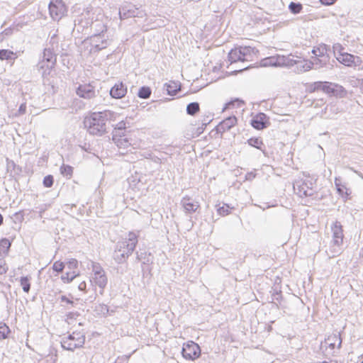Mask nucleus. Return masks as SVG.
I'll use <instances>...</instances> for the list:
<instances>
[{
    "instance_id": "obj_1",
    "label": "nucleus",
    "mask_w": 363,
    "mask_h": 363,
    "mask_svg": "<svg viewBox=\"0 0 363 363\" xmlns=\"http://www.w3.org/2000/svg\"><path fill=\"white\" fill-rule=\"evenodd\" d=\"M116 115V113L109 110L94 112L84 119V123L90 134L101 135L107 133L108 125L114 119Z\"/></svg>"
},
{
    "instance_id": "obj_2",
    "label": "nucleus",
    "mask_w": 363,
    "mask_h": 363,
    "mask_svg": "<svg viewBox=\"0 0 363 363\" xmlns=\"http://www.w3.org/2000/svg\"><path fill=\"white\" fill-rule=\"evenodd\" d=\"M138 235L130 232L125 240L118 242L113 252V259L118 264L125 262L126 259L132 255L138 244Z\"/></svg>"
},
{
    "instance_id": "obj_3",
    "label": "nucleus",
    "mask_w": 363,
    "mask_h": 363,
    "mask_svg": "<svg viewBox=\"0 0 363 363\" xmlns=\"http://www.w3.org/2000/svg\"><path fill=\"white\" fill-rule=\"evenodd\" d=\"M111 40L104 31L94 34L83 42L84 46L88 50L89 54L96 53L99 51L107 48Z\"/></svg>"
},
{
    "instance_id": "obj_4",
    "label": "nucleus",
    "mask_w": 363,
    "mask_h": 363,
    "mask_svg": "<svg viewBox=\"0 0 363 363\" xmlns=\"http://www.w3.org/2000/svg\"><path fill=\"white\" fill-rule=\"evenodd\" d=\"M118 16L121 21L130 18H143L147 16L145 10L142 9V6L135 5L129 1H124L118 8Z\"/></svg>"
},
{
    "instance_id": "obj_5",
    "label": "nucleus",
    "mask_w": 363,
    "mask_h": 363,
    "mask_svg": "<svg viewBox=\"0 0 363 363\" xmlns=\"http://www.w3.org/2000/svg\"><path fill=\"white\" fill-rule=\"evenodd\" d=\"M85 343V335L80 332H73L61 340V345L64 350L74 351L77 348H80Z\"/></svg>"
},
{
    "instance_id": "obj_6",
    "label": "nucleus",
    "mask_w": 363,
    "mask_h": 363,
    "mask_svg": "<svg viewBox=\"0 0 363 363\" xmlns=\"http://www.w3.org/2000/svg\"><path fill=\"white\" fill-rule=\"evenodd\" d=\"M57 52L50 49H44L43 60L38 65L39 69L43 70L42 75L43 77L49 75L51 70L55 67L57 62Z\"/></svg>"
},
{
    "instance_id": "obj_7",
    "label": "nucleus",
    "mask_w": 363,
    "mask_h": 363,
    "mask_svg": "<svg viewBox=\"0 0 363 363\" xmlns=\"http://www.w3.org/2000/svg\"><path fill=\"white\" fill-rule=\"evenodd\" d=\"M296 62L292 55H274L266 57L262 60V65L264 67H293Z\"/></svg>"
},
{
    "instance_id": "obj_8",
    "label": "nucleus",
    "mask_w": 363,
    "mask_h": 363,
    "mask_svg": "<svg viewBox=\"0 0 363 363\" xmlns=\"http://www.w3.org/2000/svg\"><path fill=\"white\" fill-rule=\"evenodd\" d=\"M331 230L333 232L331 248L333 256H335V254H340L342 250L341 246L342 245L344 238L342 225L340 222L335 221L331 226Z\"/></svg>"
},
{
    "instance_id": "obj_9",
    "label": "nucleus",
    "mask_w": 363,
    "mask_h": 363,
    "mask_svg": "<svg viewBox=\"0 0 363 363\" xmlns=\"http://www.w3.org/2000/svg\"><path fill=\"white\" fill-rule=\"evenodd\" d=\"M313 182L311 179H299L293 184L294 192L300 197H308L313 195Z\"/></svg>"
},
{
    "instance_id": "obj_10",
    "label": "nucleus",
    "mask_w": 363,
    "mask_h": 363,
    "mask_svg": "<svg viewBox=\"0 0 363 363\" xmlns=\"http://www.w3.org/2000/svg\"><path fill=\"white\" fill-rule=\"evenodd\" d=\"M182 356L186 359L194 360L199 357L201 354V349L198 344L193 341L184 344L182 350Z\"/></svg>"
},
{
    "instance_id": "obj_11",
    "label": "nucleus",
    "mask_w": 363,
    "mask_h": 363,
    "mask_svg": "<svg viewBox=\"0 0 363 363\" xmlns=\"http://www.w3.org/2000/svg\"><path fill=\"white\" fill-rule=\"evenodd\" d=\"M313 69H319L325 68L326 69H332L334 67L335 60L330 61V57H312L311 60Z\"/></svg>"
},
{
    "instance_id": "obj_12",
    "label": "nucleus",
    "mask_w": 363,
    "mask_h": 363,
    "mask_svg": "<svg viewBox=\"0 0 363 363\" xmlns=\"http://www.w3.org/2000/svg\"><path fill=\"white\" fill-rule=\"evenodd\" d=\"M48 8L50 16L55 20L60 19L66 11L62 0H56L55 2L50 1Z\"/></svg>"
},
{
    "instance_id": "obj_13",
    "label": "nucleus",
    "mask_w": 363,
    "mask_h": 363,
    "mask_svg": "<svg viewBox=\"0 0 363 363\" xmlns=\"http://www.w3.org/2000/svg\"><path fill=\"white\" fill-rule=\"evenodd\" d=\"M77 94L86 99H91L96 96V89L91 84H80L76 89Z\"/></svg>"
},
{
    "instance_id": "obj_14",
    "label": "nucleus",
    "mask_w": 363,
    "mask_h": 363,
    "mask_svg": "<svg viewBox=\"0 0 363 363\" xmlns=\"http://www.w3.org/2000/svg\"><path fill=\"white\" fill-rule=\"evenodd\" d=\"M250 124L257 130H262L267 128L270 123L269 117L265 113H259L252 118Z\"/></svg>"
},
{
    "instance_id": "obj_15",
    "label": "nucleus",
    "mask_w": 363,
    "mask_h": 363,
    "mask_svg": "<svg viewBox=\"0 0 363 363\" xmlns=\"http://www.w3.org/2000/svg\"><path fill=\"white\" fill-rule=\"evenodd\" d=\"M92 284L98 286L100 288V294H104V290L108 283V278L106 272H102L98 274L92 275L90 279Z\"/></svg>"
},
{
    "instance_id": "obj_16",
    "label": "nucleus",
    "mask_w": 363,
    "mask_h": 363,
    "mask_svg": "<svg viewBox=\"0 0 363 363\" xmlns=\"http://www.w3.org/2000/svg\"><path fill=\"white\" fill-rule=\"evenodd\" d=\"M127 93V86L122 82H118L110 90V95L114 99H121Z\"/></svg>"
},
{
    "instance_id": "obj_17",
    "label": "nucleus",
    "mask_w": 363,
    "mask_h": 363,
    "mask_svg": "<svg viewBox=\"0 0 363 363\" xmlns=\"http://www.w3.org/2000/svg\"><path fill=\"white\" fill-rule=\"evenodd\" d=\"M237 123V118L235 116H229L221 121L216 127L218 133H224L229 130Z\"/></svg>"
},
{
    "instance_id": "obj_18",
    "label": "nucleus",
    "mask_w": 363,
    "mask_h": 363,
    "mask_svg": "<svg viewBox=\"0 0 363 363\" xmlns=\"http://www.w3.org/2000/svg\"><path fill=\"white\" fill-rule=\"evenodd\" d=\"M242 52V62L252 61L258 50L251 46H239Z\"/></svg>"
},
{
    "instance_id": "obj_19",
    "label": "nucleus",
    "mask_w": 363,
    "mask_h": 363,
    "mask_svg": "<svg viewBox=\"0 0 363 363\" xmlns=\"http://www.w3.org/2000/svg\"><path fill=\"white\" fill-rule=\"evenodd\" d=\"M181 203L186 213H194L199 208V202L194 201L190 198H183Z\"/></svg>"
},
{
    "instance_id": "obj_20",
    "label": "nucleus",
    "mask_w": 363,
    "mask_h": 363,
    "mask_svg": "<svg viewBox=\"0 0 363 363\" xmlns=\"http://www.w3.org/2000/svg\"><path fill=\"white\" fill-rule=\"evenodd\" d=\"M325 345H328L331 349H334L335 347L336 343L337 342V348L341 347L342 345V339L340 335L333 334L329 335L328 338L325 340Z\"/></svg>"
},
{
    "instance_id": "obj_21",
    "label": "nucleus",
    "mask_w": 363,
    "mask_h": 363,
    "mask_svg": "<svg viewBox=\"0 0 363 363\" xmlns=\"http://www.w3.org/2000/svg\"><path fill=\"white\" fill-rule=\"evenodd\" d=\"M228 57L230 64L242 62V52L240 47H235L234 49H232L229 52Z\"/></svg>"
},
{
    "instance_id": "obj_22",
    "label": "nucleus",
    "mask_w": 363,
    "mask_h": 363,
    "mask_svg": "<svg viewBox=\"0 0 363 363\" xmlns=\"http://www.w3.org/2000/svg\"><path fill=\"white\" fill-rule=\"evenodd\" d=\"M330 50L329 46L325 44L319 45L317 47H314L312 50V53L313 54V57H330L328 55V51Z\"/></svg>"
},
{
    "instance_id": "obj_23",
    "label": "nucleus",
    "mask_w": 363,
    "mask_h": 363,
    "mask_svg": "<svg viewBox=\"0 0 363 363\" xmlns=\"http://www.w3.org/2000/svg\"><path fill=\"white\" fill-rule=\"evenodd\" d=\"M354 58L353 55L347 52L340 53V55L336 57L337 60L346 66H352L354 62Z\"/></svg>"
},
{
    "instance_id": "obj_24",
    "label": "nucleus",
    "mask_w": 363,
    "mask_h": 363,
    "mask_svg": "<svg viewBox=\"0 0 363 363\" xmlns=\"http://www.w3.org/2000/svg\"><path fill=\"white\" fill-rule=\"evenodd\" d=\"M164 89L167 91V94L173 96H175L180 89V84H179L178 82L170 81L164 84Z\"/></svg>"
},
{
    "instance_id": "obj_25",
    "label": "nucleus",
    "mask_w": 363,
    "mask_h": 363,
    "mask_svg": "<svg viewBox=\"0 0 363 363\" xmlns=\"http://www.w3.org/2000/svg\"><path fill=\"white\" fill-rule=\"evenodd\" d=\"M45 48L59 52V38L56 33L52 34Z\"/></svg>"
},
{
    "instance_id": "obj_26",
    "label": "nucleus",
    "mask_w": 363,
    "mask_h": 363,
    "mask_svg": "<svg viewBox=\"0 0 363 363\" xmlns=\"http://www.w3.org/2000/svg\"><path fill=\"white\" fill-rule=\"evenodd\" d=\"M59 300L60 301V306L65 311L71 310L72 308H74L77 304L74 301L69 299L68 297H67L65 295L60 296Z\"/></svg>"
},
{
    "instance_id": "obj_27",
    "label": "nucleus",
    "mask_w": 363,
    "mask_h": 363,
    "mask_svg": "<svg viewBox=\"0 0 363 363\" xmlns=\"http://www.w3.org/2000/svg\"><path fill=\"white\" fill-rule=\"evenodd\" d=\"M322 91L327 94H335L337 91V89H342V87L340 86H338L337 84L328 82H322Z\"/></svg>"
},
{
    "instance_id": "obj_28",
    "label": "nucleus",
    "mask_w": 363,
    "mask_h": 363,
    "mask_svg": "<svg viewBox=\"0 0 363 363\" xmlns=\"http://www.w3.org/2000/svg\"><path fill=\"white\" fill-rule=\"evenodd\" d=\"M335 184L337 189V193L342 197H347L350 193L348 192L349 189L341 183L340 178H335Z\"/></svg>"
},
{
    "instance_id": "obj_29",
    "label": "nucleus",
    "mask_w": 363,
    "mask_h": 363,
    "mask_svg": "<svg viewBox=\"0 0 363 363\" xmlns=\"http://www.w3.org/2000/svg\"><path fill=\"white\" fill-rule=\"evenodd\" d=\"M294 61L296 62L294 65H297V68L301 72H306L313 69L311 60H301L294 59Z\"/></svg>"
},
{
    "instance_id": "obj_30",
    "label": "nucleus",
    "mask_w": 363,
    "mask_h": 363,
    "mask_svg": "<svg viewBox=\"0 0 363 363\" xmlns=\"http://www.w3.org/2000/svg\"><path fill=\"white\" fill-rule=\"evenodd\" d=\"M249 145L255 147L263 152L265 151V146L260 138H251L247 140Z\"/></svg>"
},
{
    "instance_id": "obj_31",
    "label": "nucleus",
    "mask_w": 363,
    "mask_h": 363,
    "mask_svg": "<svg viewBox=\"0 0 363 363\" xmlns=\"http://www.w3.org/2000/svg\"><path fill=\"white\" fill-rule=\"evenodd\" d=\"M16 55L12 50L8 49L0 50V60H13L16 58Z\"/></svg>"
},
{
    "instance_id": "obj_32",
    "label": "nucleus",
    "mask_w": 363,
    "mask_h": 363,
    "mask_svg": "<svg viewBox=\"0 0 363 363\" xmlns=\"http://www.w3.org/2000/svg\"><path fill=\"white\" fill-rule=\"evenodd\" d=\"M137 259L142 262L143 264H148L151 261V253H147V252H137Z\"/></svg>"
},
{
    "instance_id": "obj_33",
    "label": "nucleus",
    "mask_w": 363,
    "mask_h": 363,
    "mask_svg": "<svg viewBox=\"0 0 363 363\" xmlns=\"http://www.w3.org/2000/svg\"><path fill=\"white\" fill-rule=\"evenodd\" d=\"M126 128L125 126V122L123 121H120L118 123L114 128V131L113 133V140H115V137L117 135L121 136L123 135V131Z\"/></svg>"
},
{
    "instance_id": "obj_34",
    "label": "nucleus",
    "mask_w": 363,
    "mask_h": 363,
    "mask_svg": "<svg viewBox=\"0 0 363 363\" xmlns=\"http://www.w3.org/2000/svg\"><path fill=\"white\" fill-rule=\"evenodd\" d=\"M151 93L152 91L149 86H143L140 88L138 93V96L140 99H147L150 97Z\"/></svg>"
},
{
    "instance_id": "obj_35",
    "label": "nucleus",
    "mask_w": 363,
    "mask_h": 363,
    "mask_svg": "<svg viewBox=\"0 0 363 363\" xmlns=\"http://www.w3.org/2000/svg\"><path fill=\"white\" fill-rule=\"evenodd\" d=\"M200 110L199 104L198 102H191L186 106V113L190 116H194Z\"/></svg>"
},
{
    "instance_id": "obj_36",
    "label": "nucleus",
    "mask_w": 363,
    "mask_h": 363,
    "mask_svg": "<svg viewBox=\"0 0 363 363\" xmlns=\"http://www.w3.org/2000/svg\"><path fill=\"white\" fill-rule=\"evenodd\" d=\"M11 242L7 238L1 239L0 240V254H7L11 247Z\"/></svg>"
},
{
    "instance_id": "obj_37",
    "label": "nucleus",
    "mask_w": 363,
    "mask_h": 363,
    "mask_svg": "<svg viewBox=\"0 0 363 363\" xmlns=\"http://www.w3.org/2000/svg\"><path fill=\"white\" fill-rule=\"evenodd\" d=\"M232 209H234V207H230L227 203H223L222 206L218 207L217 212L220 216H225L229 215Z\"/></svg>"
},
{
    "instance_id": "obj_38",
    "label": "nucleus",
    "mask_w": 363,
    "mask_h": 363,
    "mask_svg": "<svg viewBox=\"0 0 363 363\" xmlns=\"http://www.w3.org/2000/svg\"><path fill=\"white\" fill-rule=\"evenodd\" d=\"M30 277L28 276L22 277L20 279L21 286H22L23 291L26 293H28L30 289Z\"/></svg>"
},
{
    "instance_id": "obj_39",
    "label": "nucleus",
    "mask_w": 363,
    "mask_h": 363,
    "mask_svg": "<svg viewBox=\"0 0 363 363\" xmlns=\"http://www.w3.org/2000/svg\"><path fill=\"white\" fill-rule=\"evenodd\" d=\"M11 333V330L9 326L4 323H0V339H6L9 334Z\"/></svg>"
},
{
    "instance_id": "obj_40",
    "label": "nucleus",
    "mask_w": 363,
    "mask_h": 363,
    "mask_svg": "<svg viewBox=\"0 0 363 363\" xmlns=\"http://www.w3.org/2000/svg\"><path fill=\"white\" fill-rule=\"evenodd\" d=\"M303 9V6L301 3L291 2L289 5V11L294 13L297 14L299 13Z\"/></svg>"
},
{
    "instance_id": "obj_41",
    "label": "nucleus",
    "mask_w": 363,
    "mask_h": 363,
    "mask_svg": "<svg viewBox=\"0 0 363 363\" xmlns=\"http://www.w3.org/2000/svg\"><path fill=\"white\" fill-rule=\"evenodd\" d=\"M78 274H76L75 272H67L65 274L61 276V279L64 283H70L72 282L77 277Z\"/></svg>"
},
{
    "instance_id": "obj_42",
    "label": "nucleus",
    "mask_w": 363,
    "mask_h": 363,
    "mask_svg": "<svg viewBox=\"0 0 363 363\" xmlns=\"http://www.w3.org/2000/svg\"><path fill=\"white\" fill-rule=\"evenodd\" d=\"M60 173L65 177H70L73 173V167L63 164L60 167Z\"/></svg>"
},
{
    "instance_id": "obj_43",
    "label": "nucleus",
    "mask_w": 363,
    "mask_h": 363,
    "mask_svg": "<svg viewBox=\"0 0 363 363\" xmlns=\"http://www.w3.org/2000/svg\"><path fill=\"white\" fill-rule=\"evenodd\" d=\"M282 298L283 297L281 291L276 292L272 294V303L276 306L277 308H279V304L281 303Z\"/></svg>"
},
{
    "instance_id": "obj_44",
    "label": "nucleus",
    "mask_w": 363,
    "mask_h": 363,
    "mask_svg": "<svg viewBox=\"0 0 363 363\" xmlns=\"http://www.w3.org/2000/svg\"><path fill=\"white\" fill-rule=\"evenodd\" d=\"M43 185L47 188H50L53 185L54 178L52 175H47L43 179Z\"/></svg>"
},
{
    "instance_id": "obj_45",
    "label": "nucleus",
    "mask_w": 363,
    "mask_h": 363,
    "mask_svg": "<svg viewBox=\"0 0 363 363\" xmlns=\"http://www.w3.org/2000/svg\"><path fill=\"white\" fill-rule=\"evenodd\" d=\"M96 310L103 315H106L109 311L108 307L106 304H100L99 306L96 307Z\"/></svg>"
},
{
    "instance_id": "obj_46",
    "label": "nucleus",
    "mask_w": 363,
    "mask_h": 363,
    "mask_svg": "<svg viewBox=\"0 0 363 363\" xmlns=\"http://www.w3.org/2000/svg\"><path fill=\"white\" fill-rule=\"evenodd\" d=\"M322 82H315L310 85V92H314L315 91L322 90Z\"/></svg>"
},
{
    "instance_id": "obj_47",
    "label": "nucleus",
    "mask_w": 363,
    "mask_h": 363,
    "mask_svg": "<svg viewBox=\"0 0 363 363\" xmlns=\"http://www.w3.org/2000/svg\"><path fill=\"white\" fill-rule=\"evenodd\" d=\"M92 275L98 274L102 272H105L104 269L101 267V265L98 263H94L92 264Z\"/></svg>"
},
{
    "instance_id": "obj_48",
    "label": "nucleus",
    "mask_w": 363,
    "mask_h": 363,
    "mask_svg": "<svg viewBox=\"0 0 363 363\" xmlns=\"http://www.w3.org/2000/svg\"><path fill=\"white\" fill-rule=\"evenodd\" d=\"M64 268H65L64 263L59 262V261L55 262L52 266L53 270L57 272H62L63 271Z\"/></svg>"
},
{
    "instance_id": "obj_49",
    "label": "nucleus",
    "mask_w": 363,
    "mask_h": 363,
    "mask_svg": "<svg viewBox=\"0 0 363 363\" xmlns=\"http://www.w3.org/2000/svg\"><path fill=\"white\" fill-rule=\"evenodd\" d=\"M334 54L336 55V53H343L342 51L344 50L343 47L340 43L334 44L333 46Z\"/></svg>"
},
{
    "instance_id": "obj_50",
    "label": "nucleus",
    "mask_w": 363,
    "mask_h": 363,
    "mask_svg": "<svg viewBox=\"0 0 363 363\" xmlns=\"http://www.w3.org/2000/svg\"><path fill=\"white\" fill-rule=\"evenodd\" d=\"M79 315L78 312L69 311L66 314L67 320L76 319Z\"/></svg>"
},
{
    "instance_id": "obj_51",
    "label": "nucleus",
    "mask_w": 363,
    "mask_h": 363,
    "mask_svg": "<svg viewBox=\"0 0 363 363\" xmlns=\"http://www.w3.org/2000/svg\"><path fill=\"white\" fill-rule=\"evenodd\" d=\"M12 33H13V28H11L10 27V28H6L4 31H2L0 35L9 36V35H12Z\"/></svg>"
},
{
    "instance_id": "obj_52",
    "label": "nucleus",
    "mask_w": 363,
    "mask_h": 363,
    "mask_svg": "<svg viewBox=\"0 0 363 363\" xmlns=\"http://www.w3.org/2000/svg\"><path fill=\"white\" fill-rule=\"evenodd\" d=\"M26 104H21V106H20V107L18 108V113L20 115H22V114H24L26 113Z\"/></svg>"
},
{
    "instance_id": "obj_53",
    "label": "nucleus",
    "mask_w": 363,
    "mask_h": 363,
    "mask_svg": "<svg viewBox=\"0 0 363 363\" xmlns=\"http://www.w3.org/2000/svg\"><path fill=\"white\" fill-rule=\"evenodd\" d=\"M77 267V261L76 259H72L69 261L68 263V267L69 269L76 268Z\"/></svg>"
},
{
    "instance_id": "obj_54",
    "label": "nucleus",
    "mask_w": 363,
    "mask_h": 363,
    "mask_svg": "<svg viewBox=\"0 0 363 363\" xmlns=\"http://www.w3.org/2000/svg\"><path fill=\"white\" fill-rule=\"evenodd\" d=\"M235 102L238 103V106H240V104H244V101L242 100H240L239 99H236L233 101H230L228 104H226V106H230V105H233Z\"/></svg>"
},
{
    "instance_id": "obj_55",
    "label": "nucleus",
    "mask_w": 363,
    "mask_h": 363,
    "mask_svg": "<svg viewBox=\"0 0 363 363\" xmlns=\"http://www.w3.org/2000/svg\"><path fill=\"white\" fill-rule=\"evenodd\" d=\"M86 284L85 281H82L81 282L79 286H78V289L79 291H84V292H86Z\"/></svg>"
},
{
    "instance_id": "obj_56",
    "label": "nucleus",
    "mask_w": 363,
    "mask_h": 363,
    "mask_svg": "<svg viewBox=\"0 0 363 363\" xmlns=\"http://www.w3.org/2000/svg\"><path fill=\"white\" fill-rule=\"evenodd\" d=\"M255 176H256L255 173L251 172H248L246 174L245 178L247 180H252L255 177Z\"/></svg>"
},
{
    "instance_id": "obj_57",
    "label": "nucleus",
    "mask_w": 363,
    "mask_h": 363,
    "mask_svg": "<svg viewBox=\"0 0 363 363\" xmlns=\"http://www.w3.org/2000/svg\"><path fill=\"white\" fill-rule=\"evenodd\" d=\"M321 4L323 5H331L333 4L336 0H320Z\"/></svg>"
},
{
    "instance_id": "obj_58",
    "label": "nucleus",
    "mask_w": 363,
    "mask_h": 363,
    "mask_svg": "<svg viewBox=\"0 0 363 363\" xmlns=\"http://www.w3.org/2000/svg\"><path fill=\"white\" fill-rule=\"evenodd\" d=\"M7 268L5 267V264H2L0 263V274H4L6 272Z\"/></svg>"
},
{
    "instance_id": "obj_59",
    "label": "nucleus",
    "mask_w": 363,
    "mask_h": 363,
    "mask_svg": "<svg viewBox=\"0 0 363 363\" xmlns=\"http://www.w3.org/2000/svg\"><path fill=\"white\" fill-rule=\"evenodd\" d=\"M127 360H128V357H125L124 358H121H121H118L116 360L115 363H122L123 361H127Z\"/></svg>"
},
{
    "instance_id": "obj_60",
    "label": "nucleus",
    "mask_w": 363,
    "mask_h": 363,
    "mask_svg": "<svg viewBox=\"0 0 363 363\" xmlns=\"http://www.w3.org/2000/svg\"><path fill=\"white\" fill-rule=\"evenodd\" d=\"M4 218L2 215L0 213V225L3 223Z\"/></svg>"
},
{
    "instance_id": "obj_61",
    "label": "nucleus",
    "mask_w": 363,
    "mask_h": 363,
    "mask_svg": "<svg viewBox=\"0 0 363 363\" xmlns=\"http://www.w3.org/2000/svg\"><path fill=\"white\" fill-rule=\"evenodd\" d=\"M323 363H337V362H336V361H330V362H326V361H325V362H323Z\"/></svg>"
},
{
    "instance_id": "obj_62",
    "label": "nucleus",
    "mask_w": 363,
    "mask_h": 363,
    "mask_svg": "<svg viewBox=\"0 0 363 363\" xmlns=\"http://www.w3.org/2000/svg\"><path fill=\"white\" fill-rule=\"evenodd\" d=\"M247 68V67L241 68V69H240V70H239V71H240V72H242V70H245V69H246Z\"/></svg>"
},
{
    "instance_id": "obj_63",
    "label": "nucleus",
    "mask_w": 363,
    "mask_h": 363,
    "mask_svg": "<svg viewBox=\"0 0 363 363\" xmlns=\"http://www.w3.org/2000/svg\"><path fill=\"white\" fill-rule=\"evenodd\" d=\"M361 363H363V361Z\"/></svg>"
}]
</instances>
